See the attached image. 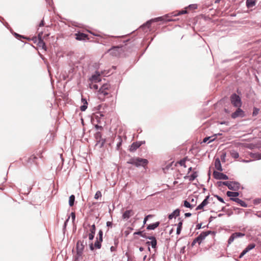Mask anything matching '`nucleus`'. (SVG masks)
<instances>
[{
  "label": "nucleus",
  "mask_w": 261,
  "mask_h": 261,
  "mask_svg": "<svg viewBox=\"0 0 261 261\" xmlns=\"http://www.w3.org/2000/svg\"><path fill=\"white\" fill-rule=\"evenodd\" d=\"M238 107L237 110L233 113H232L231 117L233 119L237 118L238 117H244L245 116V112L240 108Z\"/></svg>",
  "instance_id": "nucleus-8"
},
{
  "label": "nucleus",
  "mask_w": 261,
  "mask_h": 261,
  "mask_svg": "<svg viewBox=\"0 0 261 261\" xmlns=\"http://www.w3.org/2000/svg\"><path fill=\"white\" fill-rule=\"evenodd\" d=\"M186 159H184L181 161H180V162H179V164L181 166H184L185 168L187 167V166L186 165Z\"/></svg>",
  "instance_id": "nucleus-37"
},
{
  "label": "nucleus",
  "mask_w": 261,
  "mask_h": 261,
  "mask_svg": "<svg viewBox=\"0 0 261 261\" xmlns=\"http://www.w3.org/2000/svg\"><path fill=\"white\" fill-rule=\"evenodd\" d=\"M216 197H217V198L218 199V200L219 201H220V202H222V203H225V202H224V200H223V199L221 197H220V196H217H217H216Z\"/></svg>",
  "instance_id": "nucleus-42"
},
{
  "label": "nucleus",
  "mask_w": 261,
  "mask_h": 261,
  "mask_svg": "<svg viewBox=\"0 0 261 261\" xmlns=\"http://www.w3.org/2000/svg\"><path fill=\"white\" fill-rule=\"evenodd\" d=\"M90 229L89 231L90 232L88 233V231H87L85 233L83 234V239L85 240L87 237H88L89 239L90 240H92L94 239L95 230H96V227L95 224H93L91 226H89Z\"/></svg>",
  "instance_id": "nucleus-4"
},
{
  "label": "nucleus",
  "mask_w": 261,
  "mask_h": 261,
  "mask_svg": "<svg viewBox=\"0 0 261 261\" xmlns=\"http://www.w3.org/2000/svg\"><path fill=\"white\" fill-rule=\"evenodd\" d=\"M102 235L103 232L101 230H100L98 232V236H99V240H100L101 241H102Z\"/></svg>",
  "instance_id": "nucleus-38"
},
{
  "label": "nucleus",
  "mask_w": 261,
  "mask_h": 261,
  "mask_svg": "<svg viewBox=\"0 0 261 261\" xmlns=\"http://www.w3.org/2000/svg\"><path fill=\"white\" fill-rule=\"evenodd\" d=\"M230 101L232 105L236 107H240L242 105L241 98L236 94L231 95L230 96Z\"/></svg>",
  "instance_id": "nucleus-6"
},
{
  "label": "nucleus",
  "mask_w": 261,
  "mask_h": 261,
  "mask_svg": "<svg viewBox=\"0 0 261 261\" xmlns=\"http://www.w3.org/2000/svg\"><path fill=\"white\" fill-rule=\"evenodd\" d=\"M194 201V199L193 198L192 200H191V202H193Z\"/></svg>",
  "instance_id": "nucleus-54"
},
{
  "label": "nucleus",
  "mask_w": 261,
  "mask_h": 261,
  "mask_svg": "<svg viewBox=\"0 0 261 261\" xmlns=\"http://www.w3.org/2000/svg\"><path fill=\"white\" fill-rule=\"evenodd\" d=\"M96 83H94L91 82L89 84V87L90 89H93L95 90H97L98 88V86L96 84Z\"/></svg>",
  "instance_id": "nucleus-31"
},
{
  "label": "nucleus",
  "mask_w": 261,
  "mask_h": 261,
  "mask_svg": "<svg viewBox=\"0 0 261 261\" xmlns=\"http://www.w3.org/2000/svg\"><path fill=\"white\" fill-rule=\"evenodd\" d=\"M90 81L92 82L97 83L101 81L100 75L99 74L93 75L90 79Z\"/></svg>",
  "instance_id": "nucleus-19"
},
{
  "label": "nucleus",
  "mask_w": 261,
  "mask_h": 261,
  "mask_svg": "<svg viewBox=\"0 0 261 261\" xmlns=\"http://www.w3.org/2000/svg\"><path fill=\"white\" fill-rule=\"evenodd\" d=\"M75 201V196L73 195H71L69 199V204L70 206H72L74 205Z\"/></svg>",
  "instance_id": "nucleus-29"
},
{
  "label": "nucleus",
  "mask_w": 261,
  "mask_h": 261,
  "mask_svg": "<svg viewBox=\"0 0 261 261\" xmlns=\"http://www.w3.org/2000/svg\"><path fill=\"white\" fill-rule=\"evenodd\" d=\"M184 205L185 207L190 208L191 209L193 208L195 206V204H191L189 202H188L187 200L184 201Z\"/></svg>",
  "instance_id": "nucleus-30"
},
{
  "label": "nucleus",
  "mask_w": 261,
  "mask_h": 261,
  "mask_svg": "<svg viewBox=\"0 0 261 261\" xmlns=\"http://www.w3.org/2000/svg\"><path fill=\"white\" fill-rule=\"evenodd\" d=\"M179 214L180 210L179 209H176L168 216V218L171 220L174 217L179 216Z\"/></svg>",
  "instance_id": "nucleus-24"
},
{
  "label": "nucleus",
  "mask_w": 261,
  "mask_h": 261,
  "mask_svg": "<svg viewBox=\"0 0 261 261\" xmlns=\"http://www.w3.org/2000/svg\"><path fill=\"white\" fill-rule=\"evenodd\" d=\"M213 176L216 179H228V177L223 173L214 171L213 172Z\"/></svg>",
  "instance_id": "nucleus-9"
},
{
  "label": "nucleus",
  "mask_w": 261,
  "mask_h": 261,
  "mask_svg": "<svg viewBox=\"0 0 261 261\" xmlns=\"http://www.w3.org/2000/svg\"><path fill=\"white\" fill-rule=\"evenodd\" d=\"M160 222H156L154 223L149 224L147 226V229L148 230H153L158 227L159 226Z\"/></svg>",
  "instance_id": "nucleus-27"
},
{
  "label": "nucleus",
  "mask_w": 261,
  "mask_h": 261,
  "mask_svg": "<svg viewBox=\"0 0 261 261\" xmlns=\"http://www.w3.org/2000/svg\"><path fill=\"white\" fill-rule=\"evenodd\" d=\"M255 247V244L254 243L248 245L247 247L242 251L240 254L239 257L242 258L247 252L251 249H253Z\"/></svg>",
  "instance_id": "nucleus-12"
},
{
  "label": "nucleus",
  "mask_w": 261,
  "mask_h": 261,
  "mask_svg": "<svg viewBox=\"0 0 261 261\" xmlns=\"http://www.w3.org/2000/svg\"><path fill=\"white\" fill-rule=\"evenodd\" d=\"M40 158H42V155L41 153H40Z\"/></svg>",
  "instance_id": "nucleus-55"
},
{
  "label": "nucleus",
  "mask_w": 261,
  "mask_h": 261,
  "mask_svg": "<svg viewBox=\"0 0 261 261\" xmlns=\"http://www.w3.org/2000/svg\"><path fill=\"white\" fill-rule=\"evenodd\" d=\"M95 128L97 129H102V127L101 126H99L98 125H96L95 126Z\"/></svg>",
  "instance_id": "nucleus-46"
},
{
  "label": "nucleus",
  "mask_w": 261,
  "mask_h": 261,
  "mask_svg": "<svg viewBox=\"0 0 261 261\" xmlns=\"http://www.w3.org/2000/svg\"><path fill=\"white\" fill-rule=\"evenodd\" d=\"M148 239L150 240L151 241H148L146 244L148 245H151L153 248H155L156 247V240L154 237H150L148 238Z\"/></svg>",
  "instance_id": "nucleus-14"
},
{
  "label": "nucleus",
  "mask_w": 261,
  "mask_h": 261,
  "mask_svg": "<svg viewBox=\"0 0 261 261\" xmlns=\"http://www.w3.org/2000/svg\"><path fill=\"white\" fill-rule=\"evenodd\" d=\"M75 39L77 40H85L86 39L88 40L89 38L88 37V35L82 33H78L75 34Z\"/></svg>",
  "instance_id": "nucleus-13"
},
{
  "label": "nucleus",
  "mask_w": 261,
  "mask_h": 261,
  "mask_svg": "<svg viewBox=\"0 0 261 261\" xmlns=\"http://www.w3.org/2000/svg\"><path fill=\"white\" fill-rule=\"evenodd\" d=\"M101 193L100 192V191H98L96 192L95 196H94V198L95 199H98L99 197H101Z\"/></svg>",
  "instance_id": "nucleus-36"
},
{
  "label": "nucleus",
  "mask_w": 261,
  "mask_h": 261,
  "mask_svg": "<svg viewBox=\"0 0 261 261\" xmlns=\"http://www.w3.org/2000/svg\"><path fill=\"white\" fill-rule=\"evenodd\" d=\"M141 145V143L140 142H136L133 143L129 147V151L130 152H134L137 150L140 146Z\"/></svg>",
  "instance_id": "nucleus-17"
},
{
  "label": "nucleus",
  "mask_w": 261,
  "mask_h": 261,
  "mask_svg": "<svg viewBox=\"0 0 261 261\" xmlns=\"http://www.w3.org/2000/svg\"><path fill=\"white\" fill-rule=\"evenodd\" d=\"M211 138V137H206L203 140V142H206L208 140H209Z\"/></svg>",
  "instance_id": "nucleus-47"
},
{
  "label": "nucleus",
  "mask_w": 261,
  "mask_h": 261,
  "mask_svg": "<svg viewBox=\"0 0 261 261\" xmlns=\"http://www.w3.org/2000/svg\"><path fill=\"white\" fill-rule=\"evenodd\" d=\"M256 3V0H247L246 6L248 8H251L255 5Z\"/></svg>",
  "instance_id": "nucleus-25"
},
{
  "label": "nucleus",
  "mask_w": 261,
  "mask_h": 261,
  "mask_svg": "<svg viewBox=\"0 0 261 261\" xmlns=\"http://www.w3.org/2000/svg\"><path fill=\"white\" fill-rule=\"evenodd\" d=\"M180 221L179 223L177 224V230H176V234H179L181 232V230L182 227V220L180 218L178 219Z\"/></svg>",
  "instance_id": "nucleus-23"
},
{
  "label": "nucleus",
  "mask_w": 261,
  "mask_h": 261,
  "mask_svg": "<svg viewBox=\"0 0 261 261\" xmlns=\"http://www.w3.org/2000/svg\"><path fill=\"white\" fill-rule=\"evenodd\" d=\"M87 243L86 241L83 239V240H80L77 242L76 244V251L77 254L80 256L82 254L85 247L87 245Z\"/></svg>",
  "instance_id": "nucleus-5"
},
{
  "label": "nucleus",
  "mask_w": 261,
  "mask_h": 261,
  "mask_svg": "<svg viewBox=\"0 0 261 261\" xmlns=\"http://www.w3.org/2000/svg\"><path fill=\"white\" fill-rule=\"evenodd\" d=\"M134 212L133 210H129L126 211L123 214L122 217L124 219H128L131 216H133Z\"/></svg>",
  "instance_id": "nucleus-16"
},
{
  "label": "nucleus",
  "mask_w": 261,
  "mask_h": 261,
  "mask_svg": "<svg viewBox=\"0 0 261 261\" xmlns=\"http://www.w3.org/2000/svg\"><path fill=\"white\" fill-rule=\"evenodd\" d=\"M218 185L220 186L222 185H225L228 187L229 190L237 191L240 188V184L235 181H219Z\"/></svg>",
  "instance_id": "nucleus-2"
},
{
  "label": "nucleus",
  "mask_w": 261,
  "mask_h": 261,
  "mask_svg": "<svg viewBox=\"0 0 261 261\" xmlns=\"http://www.w3.org/2000/svg\"><path fill=\"white\" fill-rule=\"evenodd\" d=\"M197 8V6L196 4L190 5L189 6V8L190 9H196Z\"/></svg>",
  "instance_id": "nucleus-41"
},
{
  "label": "nucleus",
  "mask_w": 261,
  "mask_h": 261,
  "mask_svg": "<svg viewBox=\"0 0 261 261\" xmlns=\"http://www.w3.org/2000/svg\"><path fill=\"white\" fill-rule=\"evenodd\" d=\"M39 42H38V45L39 46H42L43 48L45 46V43L43 42V41L41 39V37L38 38Z\"/></svg>",
  "instance_id": "nucleus-35"
},
{
  "label": "nucleus",
  "mask_w": 261,
  "mask_h": 261,
  "mask_svg": "<svg viewBox=\"0 0 261 261\" xmlns=\"http://www.w3.org/2000/svg\"><path fill=\"white\" fill-rule=\"evenodd\" d=\"M192 167H190L189 169H188V173H189L190 171H192Z\"/></svg>",
  "instance_id": "nucleus-51"
},
{
  "label": "nucleus",
  "mask_w": 261,
  "mask_h": 261,
  "mask_svg": "<svg viewBox=\"0 0 261 261\" xmlns=\"http://www.w3.org/2000/svg\"><path fill=\"white\" fill-rule=\"evenodd\" d=\"M163 20V18L162 17L155 18L154 19H153L152 20L148 21L145 24L143 25L142 26V27L143 28H145V27H147V28H149L152 22H156L158 21H160V20L161 21V20Z\"/></svg>",
  "instance_id": "nucleus-15"
},
{
  "label": "nucleus",
  "mask_w": 261,
  "mask_h": 261,
  "mask_svg": "<svg viewBox=\"0 0 261 261\" xmlns=\"http://www.w3.org/2000/svg\"><path fill=\"white\" fill-rule=\"evenodd\" d=\"M244 236V234L243 233H241V232L233 233H232L231 235V236L229 238L228 241V243L229 244H231L234 241V240L236 238H239V237H243Z\"/></svg>",
  "instance_id": "nucleus-11"
},
{
  "label": "nucleus",
  "mask_w": 261,
  "mask_h": 261,
  "mask_svg": "<svg viewBox=\"0 0 261 261\" xmlns=\"http://www.w3.org/2000/svg\"><path fill=\"white\" fill-rule=\"evenodd\" d=\"M37 158L35 155H32L30 156L28 159L27 160L26 162L24 163V165L26 166H30L33 164H35L37 165V163L36 162V160Z\"/></svg>",
  "instance_id": "nucleus-10"
},
{
  "label": "nucleus",
  "mask_w": 261,
  "mask_h": 261,
  "mask_svg": "<svg viewBox=\"0 0 261 261\" xmlns=\"http://www.w3.org/2000/svg\"><path fill=\"white\" fill-rule=\"evenodd\" d=\"M71 217H72V219L73 221H74L75 219V214L74 213H71Z\"/></svg>",
  "instance_id": "nucleus-44"
},
{
  "label": "nucleus",
  "mask_w": 261,
  "mask_h": 261,
  "mask_svg": "<svg viewBox=\"0 0 261 261\" xmlns=\"http://www.w3.org/2000/svg\"><path fill=\"white\" fill-rule=\"evenodd\" d=\"M153 216L151 215H147V216H146L144 218V221H143V224L144 225L146 223V221H147V220L148 219V218H151Z\"/></svg>",
  "instance_id": "nucleus-39"
},
{
  "label": "nucleus",
  "mask_w": 261,
  "mask_h": 261,
  "mask_svg": "<svg viewBox=\"0 0 261 261\" xmlns=\"http://www.w3.org/2000/svg\"><path fill=\"white\" fill-rule=\"evenodd\" d=\"M127 163L135 165L137 167H142L145 169L148 164V161L145 159L134 157L130 158Z\"/></svg>",
  "instance_id": "nucleus-1"
},
{
  "label": "nucleus",
  "mask_w": 261,
  "mask_h": 261,
  "mask_svg": "<svg viewBox=\"0 0 261 261\" xmlns=\"http://www.w3.org/2000/svg\"><path fill=\"white\" fill-rule=\"evenodd\" d=\"M142 233H143V231H139L135 232L134 234H138V235H140L142 237H144V236L142 234Z\"/></svg>",
  "instance_id": "nucleus-43"
},
{
  "label": "nucleus",
  "mask_w": 261,
  "mask_h": 261,
  "mask_svg": "<svg viewBox=\"0 0 261 261\" xmlns=\"http://www.w3.org/2000/svg\"><path fill=\"white\" fill-rule=\"evenodd\" d=\"M187 13V10H181V11H179L177 14H175L174 15L176 16V15H178L184 14H186Z\"/></svg>",
  "instance_id": "nucleus-40"
},
{
  "label": "nucleus",
  "mask_w": 261,
  "mask_h": 261,
  "mask_svg": "<svg viewBox=\"0 0 261 261\" xmlns=\"http://www.w3.org/2000/svg\"><path fill=\"white\" fill-rule=\"evenodd\" d=\"M107 225L108 226H111L112 225V223L111 222L108 221V222H107Z\"/></svg>",
  "instance_id": "nucleus-50"
},
{
  "label": "nucleus",
  "mask_w": 261,
  "mask_h": 261,
  "mask_svg": "<svg viewBox=\"0 0 261 261\" xmlns=\"http://www.w3.org/2000/svg\"><path fill=\"white\" fill-rule=\"evenodd\" d=\"M110 88V86L108 84H105L101 87L98 91L100 99H103L105 96L109 94Z\"/></svg>",
  "instance_id": "nucleus-3"
},
{
  "label": "nucleus",
  "mask_w": 261,
  "mask_h": 261,
  "mask_svg": "<svg viewBox=\"0 0 261 261\" xmlns=\"http://www.w3.org/2000/svg\"><path fill=\"white\" fill-rule=\"evenodd\" d=\"M90 248L91 250H93L94 249V245H93L92 243H91L90 245Z\"/></svg>",
  "instance_id": "nucleus-45"
},
{
  "label": "nucleus",
  "mask_w": 261,
  "mask_h": 261,
  "mask_svg": "<svg viewBox=\"0 0 261 261\" xmlns=\"http://www.w3.org/2000/svg\"><path fill=\"white\" fill-rule=\"evenodd\" d=\"M120 49V48L119 47H114L112 49L109 50V52L111 54L114 55V56H117L119 54V50Z\"/></svg>",
  "instance_id": "nucleus-22"
},
{
  "label": "nucleus",
  "mask_w": 261,
  "mask_h": 261,
  "mask_svg": "<svg viewBox=\"0 0 261 261\" xmlns=\"http://www.w3.org/2000/svg\"><path fill=\"white\" fill-rule=\"evenodd\" d=\"M209 198V196H207L206 197V198L201 202V203L200 204H199L197 207H196V210H202L204 206H205V205H206L208 202V199Z\"/></svg>",
  "instance_id": "nucleus-20"
},
{
  "label": "nucleus",
  "mask_w": 261,
  "mask_h": 261,
  "mask_svg": "<svg viewBox=\"0 0 261 261\" xmlns=\"http://www.w3.org/2000/svg\"><path fill=\"white\" fill-rule=\"evenodd\" d=\"M197 172H194L192 175H191L189 177V180L191 181H193L197 177Z\"/></svg>",
  "instance_id": "nucleus-32"
},
{
  "label": "nucleus",
  "mask_w": 261,
  "mask_h": 261,
  "mask_svg": "<svg viewBox=\"0 0 261 261\" xmlns=\"http://www.w3.org/2000/svg\"><path fill=\"white\" fill-rule=\"evenodd\" d=\"M230 154H231V156L234 159H237L239 156V153L237 151H232L230 152Z\"/></svg>",
  "instance_id": "nucleus-34"
},
{
  "label": "nucleus",
  "mask_w": 261,
  "mask_h": 261,
  "mask_svg": "<svg viewBox=\"0 0 261 261\" xmlns=\"http://www.w3.org/2000/svg\"><path fill=\"white\" fill-rule=\"evenodd\" d=\"M100 135V133H97V135Z\"/></svg>",
  "instance_id": "nucleus-56"
},
{
  "label": "nucleus",
  "mask_w": 261,
  "mask_h": 261,
  "mask_svg": "<svg viewBox=\"0 0 261 261\" xmlns=\"http://www.w3.org/2000/svg\"><path fill=\"white\" fill-rule=\"evenodd\" d=\"M210 231L202 232L199 235L197 238H196L192 243V246L195 245L196 243H198L199 244L202 242V241L205 238V237L208 236L210 233Z\"/></svg>",
  "instance_id": "nucleus-7"
},
{
  "label": "nucleus",
  "mask_w": 261,
  "mask_h": 261,
  "mask_svg": "<svg viewBox=\"0 0 261 261\" xmlns=\"http://www.w3.org/2000/svg\"><path fill=\"white\" fill-rule=\"evenodd\" d=\"M215 167L217 170L218 171H222L223 170L221 162L219 158H217L215 160Z\"/></svg>",
  "instance_id": "nucleus-21"
},
{
  "label": "nucleus",
  "mask_w": 261,
  "mask_h": 261,
  "mask_svg": "<svg viewBox=\"0 0 261 261\" xmlns=\"http://www.w3.org/2000/svg\"><path fill=\"white\" fill-rule=\"evenodd\" d=\"M226 195L228 197L231 198H237L239 195V193L237 192L227 191Z\"/></svg>",
  "instance_id": "nucleus-26"
},
{
  "label": "nucleus",
  "mask_w": 261,
  "mask_h": 261,
  "mask_svg": "<svg viewBox=\"0 0 261 261\" xmlns=\"http://www.w3.org/2000/svg\"><path fill=\"white\" fill-rule=\"evenodd\" d=\"M258 113V110H257L256 109H255L253 112V115H256L257 113Z\"/></svg>",
  "instance_id": "nucleus-49"
},
{
  "label": "nucleus",
  "mask_w": 261,
  "mask_h": 261,
  "mask_svg": "<svg viewBox=\"0 0 261 261\" xmlns=\"http://www.w3.org/2000/svg\"><path fill=\"white\" fill-rule=\"evenodd\" d=\"M185 216L186 217H189L191 216V214L190 213H185Z\"/></svg>",
  "instance_id": "nucleus-48"
},
{
  "label": "nucleus",
  "mask_w": 261,
  "mask_h": 261,
  "mask_svg": "<svg viewBox=\"0 0 261 261\" xmlns=\"http://www.w3.org/2000/svg\"><path fill=\"white\" fill-rule=\"evenodd\" d=\"M230 200L235 201L243 207H246L247 206V204L244 201L238 198H230Z\"/></svg>",
  "instance_id": "nucleus-18"
},
{
  "label": "nucleus",
  "mask_w": 261,
  "mask_h": 261,
  "mask_svg": "<svg viewBox=\"0 0 261 261\" xmlns=\"http://www.w3.org/2000/svg\"><path fill=\"white\" fill-rule=\"evenodd\" d=\"M101 242L100 240H97L94 243V247L97 249H100Z\"/></svg>",
  "instance_id": "nucleus-33"
},
{
  "label": "nucleus",
  "mask_w": 261,
  "mask_h": 261,
  "mask_svg": "<svg viewBox=\"0 0 261 261\" xmlns=\"http://www.w3.org/2000/svg\"><path fill=\"white\" fill-rule=\"evenodd\" d=\"M197 227L198 229L200 228H201V225L200 224H198L197 225Z\"/></svg>",
  "instance_id": "nucleus-52"
},
{
  "label": "nucleus",
  "mask_w": 261,
  "mask_h": 261,
  "mask_svg": "<svg viewBox=\"0 0 261 261\" xmlns=\"http://www.w3.org/2000/svg\"><path fill=\"white\" fill-rule=\"evenodd\" d=\"M43 25V22L42 21V22L40 24V26Z\"/></svg>",
  "instance_id": "nucleus-53"
},
{
  "label": "nucleus",
  "mask_w": 261,
  "mask_h": 261,
  "mask_svg": "<svg viewBox=\"0 0 261 261\" xmlns=\"http://www.w3.org/2000/svg\"><path fill=\"white\" fill-rule=\"evenodd\" d=\"M82 102H83V105L80 107V110L82 111H85L87 108L88 103L86 99L83 98H82Z\"/></svg>",
  "instance_id": "nucleus-28"
}]
</instances>
